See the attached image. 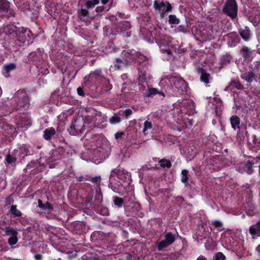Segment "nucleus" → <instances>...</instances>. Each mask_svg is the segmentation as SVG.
<instances>
[{
	"instance_id": "1",
	"label": "nucleus",
	"mask_w": 260,
	"mask_h": 260,
	"mask_svg": "<svg viewBox=\"0 0 260 260\" xmlns=\"http://www.w3.org/2000/svg\"><path fill=\"white\" fill-rule=\"evenodd\" d=\"M222 11L231 18H236L238 12V6L236 0H226Z\"/></svg>"
},
{
	"instance_id": "2",
	"label": "nucleus",
	"mask_w": 260,
	"mask_h": 260,
	"mask_svg": "<svg viewBox=\"0 0 260 260\" xmlns=\"http://www.w3.org/2000/svg\"><path fill=\"white\" fill-rule=\"evenodd\" d=\"M11 16H14V13L10 9V3L5 0H0V21Z\"/></svg>"
},
{
	"instance_id": "3",
	"label": "nucleus",
	"mask_w": 260,
	"mask_h": 260,
	"mask_svg": "<svg viewBox=\"0 0 260 260\" xmlns=\"http://www.w3.org/2000/svg\"><path fill=\"white\" fill-rule=\"evenodd\" d=\"M165 239L156 243L157 249L161 250L164 248L172 244L176 239V236L171 233H166L164 234Z\"/></svg>"
},
{
	"instance_id": "4",
	"label": "nucleus",
	"mask_w": 260,
	"mask_h": 260,
	"mask_svg": "<svg viewBox=\"0 0 260 260\" xmlns=\"http://www.w3.org/2000/svg\"><path fill=\"white\" fill-rule=\"evenodd\" d=\"M84 129V120L82 118H80L71 125L70 133L73 135H75L82 133Z\"/></svg>"
},
{
	"instance_id": "5",
	"label": "nucleus",
	"mask_w": 260,
	"mask_h": 260,
	"mask_svg": "<svg viewBox=\"0 0 260 260\" xmlns=\"http://www.w3.org/2000/svg\"><path fill=\"white\" fill-rule=\"evenodd\" d=\"M153 8L159 11L160 15L161 17H162L165 13L170 11L172 9V7L169 3L159 2L158 1H155L154 2Z\"/></svg>"
},
{
	"instance_id": "6",
	"label": "nucleus",
	"mask_w": 260,
	"mask_h": 260,
	"mask_svg": "<svg viewBox=\"0 0 260 260\" xmlns=\"http://www.w3.org/2000/svg\"><path fill=\"white\" fill-rule=\"evenodd\" d=\"M170 81L178 90H180L182 92L186 91L187 83L182 78L172 77L170 78Z\"/></svg>"
},
{
	"instance_id": "7",
	"label": "nucleus",
	"mask_w": 260,
	"mask_h": 260,
	"mask_svg": "<svg viewBox=\"0 0 260 260\" xmlns=\"http://www.w3.org/2000/svg\"><path fill=\"white\" fill-rule=\"evenodd\" d=\"M55 134V131L53 127L46 128L44 132V138L47 140H50Z\"/></svg>"
},
{
	"instance_id": "8",
	"label": "nucleus",
	"mask_w": 260,
	"mask_h": 260,
	"mask_svg": "<svg viewBox=\"0 0 260 260\" xmlns=\"http://www.w3.org/2000/svg\"><path fill=\"white\" fill-rule=\"evenodd\" d=\"M255 74L252 72L245 73L241 75V78L247 81L248 83H250L253 81L255 78Z\"/></svg>"
},
{
	"instance_id": "9",
	"label": "nucleus",
	"mask_w": 260,
	"mask_h": 260,
	"mask_svg": "<svg viewBox=\"0 0 260 260\" xmlns=\"http://www.w3.org/2000/svg\"><path fill=\"white\" fill-rule=\"evenodd\" d=\"M230 121L232 127L236 129L237 128H240V118L237 116H234L231 117Z\"/></svg>"
},
{
	"instance_id": "10",
	"label": "nucleus",
	"mask_w": 260,
	"mask_h": 260,
	"mask_svg": "<svg viewBox=\"0 0 260 260\" xmlns=\"http://www.w3.org/2000/svg\"><path fill=\"white\" fill-rule=\"evenodd\" d=\"M242 87V85L238 81L233 80L231 81L228 86V88L229 90L234 91V89H241Z\"/></svg>"
},
{
	"instance_id": "11",
	"label": "nucleus",
	"mask_w": 260,
	"mask_h": 260,
	"mask_svg": "<svg viewBox=\"0 0 260 260\" xmlns=\"http://www.w3.org/2000/svg\"><path fill=\"white\" fill-rule=\"evenodd\" d=\"M5 233L6 236H17L18 233L17 231L11 226H7L5 229Z\"/></svg>"
},
{
	"instance_id": "12",
	"label": "nucleus",
	"mask_w": 260,
	"mask_h": 260,
	"mask_svg": "<svg viewBox=\"0 0 260 260\" xmlns=\"http://www.w3.org/2000/svg\"><path fill=\"white\" fill-rule=\"evenodd\" d=\"M38 207L42 210L50 211L52 210V207L49 203L46 202L45 204H44L41 200H38Z\"/></svg>"
},
{
	"instance_id": "13",
	"label": "nucleus",
	"mask_w": 260,
	"mask_h": 260,
	"mask_svg": "<svg viewBox=\"0 0 260 260\" xmlns=\"http://www.w3.org/2000/svg\"><path fill=\"white\" fill-rule=\"evenodd\" d=\"M239 33L241 37L245 41H248L250 38V31L246 27L244 29H240L239 31Z\"/></svg>"
},
{
	"instance_id": "14",
	"label": "nucleus",
	"mask_w": 260,
	"mask_h": 260,
	"mask_svg": "<svg viewBox=\"0 0 260 260\" xmlns=\"http://www.w3.org/2000/svg\"><path fill=\"white\" fill-rule=\"evenodd\" d=\"M156 94H161L164 97L165 96V95L163 93L158 91L156 89L154 88H150L146 92V95L149 97Z\"/></svg>"
},
{
	"instance_id": "15",
	"label": "nucleus",
	"mask_w": 260,
	"mask_h": 260,
	"mask_svg": "<svg viewBox=\"0 0 260 260\" xmlns=\"http://www.w3.org/2000/svg\"><path fill=\"white\" fill-rule=\"evenodd\" d=\"M16 67V64L14 63L5 64L3 67L4 70L5 72V74H8L10 72L15 70Z\"/></svg>"
},
{
	"instance_id": "16",
	"label": "nucleus",
	"mask_w": 260,
	"mask_h": 260,
	"mask_svg": "<svg viewBox=\"0 0 260 260\" xmlns=\"http://www.w3.org/2000/svg\"><path fill=\"white\" fill-rule=\"evenodd\" d=\"M10 211L12 214L14 215L15 216L19 217L21 216L22 214L21 212L19 210L17 209L16 205H12L11 207Z\"/></svg>"
},
{
	"instance_id": "17",
	"label": "nucleus",
	"mask_w": 260,
	"mask_h": 260,
	"mask_svg": "<svg viewBox=\"0 0 260 260\" xmlns=\"http://www.w3.org/2000/svg\"><path fill=\"white\" fill-rule=\"evenodd\" d=\"M209 74L203 71L202 74L200 77L201 80L205 83H208L209 82Z\"/></svg>"
},
{
	"instance_id": "18",
	"label": "nucleus",
	"mask_w": 260,
	"mask_h": 260,
	"mask_svg": "<svg viewBox=\"0 0 260 260\" xmlns=\"http://www.w3.org/2000/svg\"><path fill=\"white\" fill-rule=\"evenodd\" d=\"M160 166L162 168H170L171 167V162L170 160L162 159L159 160Z\"/></svg>"
},
{
	"instance_id": "19",
	"label": "nucleus",
	"mask_w": 260,
	"mask_h": 260,
	"mask_svg": "<svg viewBox=\"0 0 260 260\" xmlns=\"http://www.w3.org/2000/svg\"><path fill=\"white\" fill-rule=\"evenodd\" d=\"M249 232L251 235H254L256 233L260 232V227L256 224L253 225L250 228Z\"/></svg>"
},
{
	"instance_id": "20",
	"label": "nucleus",
	"mask_w": 260,
	"mask_h": 260,
	"mask_svg": "<svg viewBox=\"0 0 260 260\" xmlns=\"http://www.w3.org/2000/svg\"><path fill=\"white\" fill-rule=\"evenodd\" d=\"M169 22L171 24H177L179 23V19L175 15H170L169 16Z\"/></svg>"
},
{
	"instance_id": "21",
	"label": "nucleus",
	"mask_w": 260,
	"mask_h": 260,
	"mask_svg": "<svg viewBox=\"0 0 260 260\" xmlns=\"http://www.w3.org/2000/svg\"><path fill=\"white\" fill-rule=\"evenodd\" d=\"M152 127V123L150 121L148 120L145 121L144 124V128L143 129V133L144 135L146 134V132L148 130L151 129Z\"/></svg>"
},
{
	"instance_id": "22",
	"label": "nucleus",
	"mask_w": 260,
	"mask_h": 260,
	"mask_svg": "<svg viewBox=\"0 0 260 260\" xmlns=\"http://www.w3.org/2000/svg\"><path fill=\"white\" fill-rule=\"evenodd\" d=\"M99 3V0H90L87 1L85 3V6L87 8L89 9L94 7L95 5H97Z\"/></svg>"
},
{
	"instance_id": "23",
	"label": "nucleus",
	"mask_w": 260,
	"mask_h": 260,
	"mask_svg": "<svg viewBox=\"0 0 260 260\" xmlns=\"http://www.w3.org/2000/svg\"><path fill=\"white\" fill-rule=\"evenodd\" d=\"M188 171L186 170H183L181 171V181L183 183H186L188 181V177H187Z\"/></svg>"
},
{
	"instance_id": "24",
	"label": "nucleus",
	"mask_w": 260,
	"mask_h": 260,
	"mask_svg": "<svg viewBox=\"0 0 260 260\" xmlns=\"http://www.w3.org/2000/svg\"><path fill=\"white\" fill-rule=\"evenodd\" d=\"M212 223L214 227L217 229L218 231H221L223 230L222 228L223 224L221 222L219 221L214 220L212 221Z\"/></svg>"
},
{
	"instance_id": "25",
	"label": "nucleus",
	"mask_w": 260,
	"mask_h": 260,
	"mask_svg": "<svg viewBox=\"0 0 260 260\" xmlns=\"http://www.w3.org/2000/svg\"><path fill=\"white\" fill-rule=\"evenodd\" d=\"M114 203L115 205L118 207H121L123 204V200L122 198L119 197H115L114 200Z\"/></svg>"
},
{
	"instance_id": "26",
	"label": "nucleus",
	"mask_w": 260,
	"mask_h": 260,
	"mask_svg": "<svg viewBox=\"0 0 260 260\" xmlns=\"http://www.w3.org/2000/svg\"><path fill=\"white\" fill-rule=\"evenodd\" d=\"M5 160L8 164H11L13 162H15L16 160V158L10 154H8L6 156Z\"/></svg>"
},
{
	"instance_id": "27",
	"label": "nucleus",
	"mask_w": 260,
	"mask_h": 260,
	"mask_svg": "<svg viewBox=\"0 0 260 260\" xmlns=\"http://www.w3.org/2000/svg\"><path fill=\"white\" fill-rule=\"evenodd\" d=\"M18 241L17 236H11L8 241V243L11 245H14L17 243Z\"/></svg>"
},
{
	"instance_id": "28",
	"label": "nucleus",
	"mask_w": 260,
	"mask_h": 260,
	"mask_svg": "<svg viewBox=\"0 0 260 260\" xmlns=\"http://www.w3.org/2000/svg\"><path fill=\"white\" fill-rule=\"evenodd\" d=\"M120 118L115 115L110 119L109 121L111 124H113L120 122Z\"/></svg>"
},
{
	"instance_id": "29",
	"label": "nucleus",
	"mask_w": 260,
	"mask_h": 260,
	"mask_svg": "<svg viewBox=\"0 0 260 260\" xmlns=\"http://www.w3.org/2000/svg\"><path fill=\"white\" fill-rule=\"evenodd\" d=\"M18 40L19 41L21 42L22 43H24L26 41H28L26 39V37L25 36V34L24 31H22V32H20Z\"/></svg>"
},
{
	"instance_id": "30",
	"label": "nucleus",
	"mask_w": 260,
	"mask_h": 260,
	"mask_svg": "<svg viewBox=\"0 0 260 260\" xmlns=\"http://www.w3.org/2000/svg\"><path fill=\"white\" fill-rule=\"evenodd\" d=\"M259 161H260V157H257L255 158V159H254V162L253 163L249 161H247L246 162V165L248 168H250V167H252L254 163H255L256 164H260Z\"/></svg>"
},
{
	"instance_id": "31",
	"label": "nucleus",
	"mask_w": 260,
	"mask_h": 260,
	"mask_svg": "<svg viewBox=\"0 0 260 260\" xmlns=\"http://www.w3.org/2000/svg\"><path fill=\"white\" fill-rule=\"evenodd\" d=\"M241 52L244 57H248L250 53V50L248 48H242Z\"/></svg>"
},
{
	"instance_id": "32",
	"label": "nucleus",
	"mask_w": 260,
	"mask_h": 260,
	"mask_svg": "<svg viewBox=\"0 0 260 260\" xmlns=\"http://www.w3.org/2000/svg\"><path fill=\"white\" fill-rule=\"evenodd\" d=\"M79 13L80 14L81 19H83V20L85 19V17H87L88 14V12L85 9H81Z\"/></svg>"
},
{
	"instance_id": "33",
	"label": "nucleus",
	"mask_w": 260,
	"mask_h": 260,
	"mask_svg": "<svg viewBox=\"0 0 260 260\" xmlns=\"http://www.w3.org/2000/svg\"><path fill=\"white\" fill-rule=\"evenodd\" d=\"M214 257L215 260H224L225 256L222 253L219 252L215 254Z\"/></svg>"
},
{
	"instance_id": "34",
	"label": "nucleus",
	"mask_w": 260,
	"mask_h": 260,
	"mask_svg": "<svg viewBox=\"0 0 260 260\" xmlns=\"http://www.w3.org/2000/svg\"><path fill=\"white\" fill-rule=\"evenodd\" d=\"M184 105L186 107L189 106V109L191 110H193L194 109V104L192 101H189L184 103Z\"/></svg>"
},
{
	"instance_id": "35",
	"label": "nucleus",
	"mask_w": 260,
	"mask_h": 260,
	"mask_svg": "<svg viewBox=\"0 0 260 260\" xmlns=\"http://www.w3.org/2000/svg\"><path fill=\"white\" fill-rule=\"evenodd\" d=\"M89 180L91 181L93 183H95L97 184H99L101 182V177H95L94 178H91L89 179Z\"/></svg>"
},
{
	"instance_id": "36",
	"label": "nucleus",
	"mask_w": 260,
	"mask_h": 260,
	"mask_svg": "<svg viewBox=\"0 0 260 260\" xmlns=\"http://www.w3.org/2000/svg\"><path fill=\"white\" fill-rule=\"evenodd\" d=\"M132 113V111L129 109H126L125 111H124L123 112V114H124V115L125 116V118H128V117L131 115Z\"/></svg>"
},
{
	"instance_id": "37",
	"label": "nucleus",
	"mask_w": 260,
	"mask_h": 260,
	"mask_svg": "<svg viewBox=\"0 0 260 260\" xmlns=\"http://www.w3.org/2000/svg\"><path fill=\"white\" fill-rule=\"evenodd\" d=\"M23 103H19L20 107H24L25 106H26L28 104V99L26 96H24L23 98Z\"/></svg>"
},
{
	"instance_id": "38",
	"label": "nucleus",
	"mask_w": 260,
	"mask_h": 260,
	"mask_svg": "<svg viewBox=\"0 0 260 260\" xmlns=\"http://www.w3.org/2000/svg\"><path fill=\"white\" fill-rule=\"evenodd\" d=\"M24 32H25V35H26L27 36V38L30 40L32 39V32H31V31L30 30H28V29H25L24 30Z\"/></svg>"
},
{
	"instance_id": "39",
	"label": "nucleus",
	"mask_w": 260,
	"mask_h": 260,
	"mask_svg": "<svg viewBox=\"0 0 260 260\" xmlns=\"http://www.w3.org/2000/svg\"><path fill=\"white\" fill-rule=\"evenodd\" d=\"M101 74V71H96L93 73L90 74V76L91 77H96V76H100Z\"/></svg>"
},
{
	"instance_id": "40",
	"label": "nucleus",
	"mask_w": 260,
	"mask_h": 260,
	"mask_svg": "<svg viewBox=\"0 0 260 260\" xmlns=\"http://www.w3.org/2000/svg\"><path fill=\"white\" fill-rule=\"evenodd\" d=\"M124 134L123 132H117L115 135V138L116 139H118L121 138Z\"/></svg>"
},
{
	"instance_id": "41",
	"label": "nucleus",
	"mask_w": 260,
	"mask_h": 260,
	"mask_svg": "<svg viewBox=\"0 0 260 260\" xmlns=\"http://www.w3.org/2000/svg\"><path fill=\"white\" fill-rule=\"evenodd\" d=\"M104 10V7H103V6H100V7H96L95 10L96 11L98 12V13H101L102 12H103Z\"/></svg>"
},
{
	"instance_id": "42",
	"label": "nucleus",
	"mask_w": 260,
	"mask_h": 260,
	"mask_svg": "<svg viewBox=\"0 0 260 260\" xmlns=\"http://www.w3.org/2000/svg\"><path fill=\"white\" fill-rule=\"evenodd\" d=\"M77 92L79 95H84V92L81 87H78L77 88Z\"/></svg>"
},
{
	"instance_id": "43",
	"label": "nucleus",
	"mask_w": 260,
	"mask_h": 260,
	"mask_svg": "<svg viewBox=\"0 0 260 260\" xmlns=\"http://www.w3.org/2000/svg\"><path fill=\"white\" fill-rule=\"evenodd\" d=\"M122 25L124 26L125 28H130V24L128 22H123Z\"/></svg>"
},
{
	"instance_id": "44",
	"label": "nucleus",
	"mask_w": 260,
	"mask_h": 260,
	"mask_svg": "<svg viewBox=\"0 0 260 260\" xmlns=\"http://www.w3.org/2000/svg\"><path fill=\"white\" fill-rule=\"evenodd\" d=\"M42 255L40 254H37L36 255H35V258L36 259V260H41L42 259Z\"/></svg>"
},
{
	"instance_id": "45",
	"label": "nucleus",
	"mask_w": 260,
	"mask_h": 260,
	"mask_svg": "<svg viewBox=\"0 0 260 260\" xmlns=\"http://www.w3.org/2000/svg\"><path fill=\"white\" fill-rule=\"evenodd\" d=\"M161 52L162 53H167L169 55L171 54V51L170 50H164V49H162V50H161Z\"/></svg>"
},
{
	"instance_id": "46",
	"label": "nucleus",
	"mask_w": 260,
	"mask_h": 260,
	"mask_svg": "<svg viewBox=\"0 0 260 260\" xmlns=\"http://www.w3.org/2000/svg\"><path fill=\"white\" fill-rule=\"evenodd\" d=\"M197 260H207V259L206 257L203 256H200L197 258Z\"/></svg>"
},
{
	"instance_id": "47",
	"label": "nucleus",
	"mask_w": 260,
	"mask_h": 260,
	"mask_svg": "<svg viewBox=\"0 0 260 260\" xmlns=\"http://www.w3.org/2000/svg\"><path fill=\"white\" fill-rule=\"evenodd\" d=\"M101 1L103 5H105L108 3L109 0H101Z\"/></svg>"
},
{
	"instance_id": "48",
	"label": "nucleus",
	"mask_w": 260,
	"mask_h": 260,
	"mask_svg": "<svg viewBox=\"0 0 260 260\" xmlns=\"http://www.w3.org/2000/svg\"><path fill=\"white\" fill-rule=\"evenodd\" d=\"M126 260H132L131 256L129 254L126 255Z\"/></svg>"
},
{
	"instance_id": "49",
	"label": "nucleus",
	"mask_w": 260,
	"mask_h": 260,
	"mask_svg": "<svg viewBox=\"0 0 260 260\" xmlns=\"http://www.w3.org/2000/svg\"><path fill=\"white\" fill-rule=\"evenodd\" d=\"M256 224L260 227V220Z\"/></svg>"
},
{
	"instance_id": "50",
	"label": "nucleus",
	"mask_w": 260,
	"mask_h": 260,
	"mask_svg": "<svg viewBox=\"0 0 260 260\" xmlns=\"http://www.w3.org/2000/svg\"><path fill=\"white\" fill-rule=\"evenodd\" d=\"M117 62H118L119 61H120V60L119 59H117Z\"/></svg>"
},
{
	"instance_id": "51",
	"label": "nucleus",
	"mask_w": 260,
	"mask_h": 260,
	"mask_svg": "<svg viewBox=\"0 0 260 260\" xmlns=\"http://www.w3.org/2000/svg\"><path fill=\"white\" fill-rule=\"evenodd\" d=\"M251 173V172H249V171L248 172V173H249V174H250Z\"/></svg>"
},
{
	"instance_id": "52",
	"label": "nucleus",
	"mask_w": 260,
	"mask_h": 260,
	"mask_svg": "<svg viewBox=\"0 0 260 260\" xmlns=\"http://www.w3.org/2000/svg\"><path fill=\"white\" fill-rule=\"evenodd\" d=\"M255 138L254 137V140H253V141H254H254H255Z\"/></svg>"
}]
</instances>
